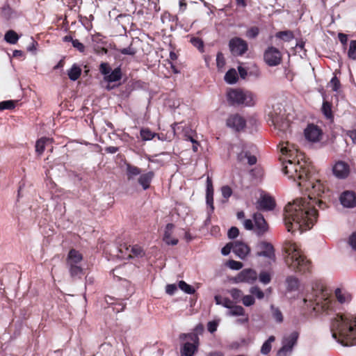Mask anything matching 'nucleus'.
I'll return each instance as SVG.
<instances>
[{
  "label": "nucleus",
  "mask_w": 356,
  "mask_h": 356,
  "mask_svg": "<svg viewBox=\"0 0 356 356\" xmlns=\"http://www.w3.org/2000/svg\"><path fill=\"white\" fill-rule=\"evenodd\" d=\"M122 78V72L120 67H117L104 76V80L108 83L120 81Z\"/></svg>",
  "instance_id": "nucleus-25"
},
{
  "label": "nucleus",
  "mask_w": 356,
  "mask_h": 356,
  "mask_svg": "<svg viewBox=\"0 0 356 356\" xmlns=\"http://www.w3.org/2000/svg\"><path fill=\"white\" fill-rule=\"evenodd\" d=\"M13 13V10L9 5H5L1 8V15L6 19H8L11 17Z\"/></svg>",
  "instance_id": "nucleus-46"
},
{
  "label": "nucleus",
  "mask_w": 356,
  "mask_h": 356,
  "mask_svg": "<svg viewBox=\"0 0 356 356\" xmlns=\"http://www.w3.org/2000/svg\"><path fill=\"white\" fill-rule=\"evenodd\" d=\"M233 245V252L241 259H244L250 252V247L243 241H236Z\"/></svg>",
  "instance_id": "nucleus-16"
},
{
  "label": "nucleus",
  "mask_w": 356,
  "mask_h": 356,
  "mask_svg": "<svg viewBox=\"0 0 356 356\" xmlns=\"http://www.w3.org/2000/svg\"><path fill=\"white\" fill-rule=\"evenodd\" d=\"M177 290V286L175 284H168L165 287V292L169 295H173Z\"/></svg>",
  "instance_id": "nucleus-60"
},
{
  "label": "nucleus",
  "mask_w": 356,
  "mask_h": 356,
  "mask_svg": "<svg viewBox=\"0 0 356 356\" xmlns=\"http://www.w3.org/2000/svg\"><path fill=\"white\" fill-rule=\"evenodd\" d=\"M17 34L13 30L8 31L4 36V40L9 44H14L18 41Z\"/></svg>",
  "instance_id": "nucleus-35"
},
{
  "label": "nucleus",
  "mask_w": 356,
  "mask_h": 356,
  "mask_svg": "<svg viewBox=\"0 0 356 356\" xmlns=\"http://www.w3.org/2000/svg\"><path fill=\"white\" fill-rule=\"evenodd\" d=\"M229 47L232 54L234 56H242L248 51V48L247 42L238 37L230 40Z\"/></svg>",
  "instance_id": "nucleus-9"
},
{
  "label": "nucleus",
  "mask_w": 356,
  "mask_h": 356,
  "mask_svg": "<svg viewBox=\"0 0 356 356\" xmlns=\"http://www.w3.org/2000/svg\"><path fill=\"white\" fill-rule=\"evenodd\" d=\"M330 329L332 337L341 345H356V314H337L331 321Z\"/></svg>",
  "instance_id": "nucleus-2"
},
{
  "label": "nucleus",
  "mask_w": 356,
  "mask_h": 356,
  "mask_svg": "<svg viewBox=\"0 0 356 356\" xmlns=\"http://www.w3.org/2000/svg\"><path fill=\"white\" fill-rule=\"evenodd\" d=\"M258 277L260 282H261L264 284H267L270 283L271 281V275L270 274V273L265 270L261 271L258 275Z\"/></svg>",
  "instance_id": "nucleus-43"
},
{
  "label": "nucleus",
  "mask_w": 356,
  "mask_h": 356,
  "mask_svg": "<svg viewBox=\"0 0 356 356\" xmlns=\"http://www.w3.org/2000/svg\"><path fill=\"white\" fill-rule=\"evenodd\" d=\"M215 302L216 305H222L224 307H226L229 309L232 307L234 302L229 299L228 298L222 297L220 295H216L214 297Z\"/></svg>",
  "instance_id": "nucleus-28"
},
{
  "label": "nucleus",
  "mask_w": 356,
  "mask_h": 356,
  "mask_svg": "<svg viewBox=\"0 0 356 356\" xmlns=\"http://www.w3.org/2000/svg\"><path fill=\"white\" fill-rule=\"evenodd\" d=\"M227 100L232 105L254 106L257 102V95L250 90L239 88L231 89L227 94Z\"/></svg>",
  "instance_id": "nucleus-5"
},
{
  "label": "nucleus",
  "mask_w": 356,
  "mask_h": 356,
  "mask_svg": "<svg viewBox=\"0 0 356 356\" xmlns=\"http://www.w3.org/2000/svg\"><path fill=\"white\" fill-rule=\"evenodd\" d=\"M206 200H207V204L210 207L211 212H213L214 210L213 192H207L206 193Z\"/></svg>",
  "instance_id": "nucleus-48"
},
{
  "label": "nucleus",
  "mask_w": 356,
  "mask_h": 356,
  "mask_svg": "<svg viewBox=\"0 0 356 356\" xmlns=\"http://www.w3.org/2000/svg\"><path fill=\"white\" fill-rule=\"evenodd\" d=\"M124 247L126 250L129 252L128 255L129 257H142L145 255L143 249L139 245L126 246L124 245Z\"/></svg>",
  "instance_id": "nucleus-24"
},
{
  "label": "nucleus",
  "mask_w": 356,
  "mask_h": 356,
  "mask_svg": "<svg viewBox=\"0 0 356 356\" xmlns=\"http://www.w3.org/2000/svg\"><path fill=\"white\" fill-rule=\"evenodd\" d=\"M283 155L289 159L285 161L283 172L289 179L298 180V186L305 189L307 197L296 199L285 207L284 223L288 232H294L297 230L300 233L310 229L316 221L318 213L315 205L324 209L325 203L322 200H316L325 193V186L320 180L310 175L312 166L306 161L297 163L290 158L293 151L289 147L281 148Z\"/></svg>",
  "instance_id": "nucleus-1"
},
{
  "label": "nucleus",
  "mask_w": 356,
  "mask_h": 356,
  "mask_svg": "<svg viewBox=\"0 0 356 356\" xmlns=\"http://www.w3.org/2000/svg\"><path fill=\"white\" fill-rule=\"evenodd\" d=\"M284 250L286 254L284 261L290 269L302 273L309 271L310 262L304 256L297 243L288 240L284 244Z\"/></svg>",
  "instance_id": "nucleus-3"
},
{
  "label": "nucleus",
  "mask_w": 356,
  "mask_h": 356,
  "mask_svg": "<svg viewBox=\"0 0 356 356\" xmlns=\"http://www.w3.org/2000/svg\"><path fill=\"white\" fill-rule=\"evenodd\" d=\"M259 33V29L257 26L250 28L246 32V36L248 38H255Z\"/></svg>",
  "instance_id": "nucleus-47"
},
{
  "label": "nucleus",
  "mask_w": 356,
  "mask_h": 356,
  "mask_svg": "<svg viewBox=\"0 0 356 356\" xmlns=\"http://www.w3.org/2000/svg\"><path fill=\"white\" fill-rule=\"evenodd\" d=\"M348 56L350 59L356 60V40L350 42Z\"/></svg>",
  "instance_id": "nucleus-42"
},
{
  "label": "nucleus",
  "mask_w": 356,
  "mask_h": 356,
  "mask_svg": "<svg viewBox=\"0 0 356 356\" xmlns=\"http://www.w3.org/2000/svg\"><path fill=\"white\" fill-rule=\"evenodd\" d=\"M305 138L312 143H316L321 140L323 132L317 126L313 124H309L304 131Z\"/></svg>",
  "instance_id": "nucleus-12"
},
{
  "label": "nucleus",
  "mask_w": 356,
  "mask_h": 356,
  "mask_svg": "<svg viewBox=\"0 0 356 356\" xmlns=\"http://www.w3.org/2000/svg\"><path fill=\"white\" fill-rule=\"evenodd\" d=\"M242 303L245 307H250L255 303L254 297L250 293V295H245L243 296L241 300Z\"/></svg>",
  "instance_id": "nucleus-45"
},
{
  "label": "nucleus",
  "mask_w": 356,
  "mask_h": 356,
  "mask_svg": "<svg viewBox=\"0 0 356 356\" xmlns=\"http://www.w3.org/2000/svg\"><path fill=\"white\" fill-rule=\"evenodd\" d=\"M100 72L105 76H107L111 72V67L107 63H102L99 66Z\"/></svg>",
  "instance_id": "nucleus-54"
},
{
  "label": "nucleus",
  "mask_w": 356,
  "mask_h": 356,
  "mask_svg": "<svg viewBox=\"0 0 356 356\" xmlns=\"http://www.w3.org/2000/svg\"><path fill=\"white\" fill-rule=\"evenodd\" d=\"M270 118H272V123L275 126L277 127L279 122H280V117L277 115V114H274L273 113H271L270 114Z\"/></svg>",
  "instance_id": "nucleus-64"
},
{
  "label": "nucleus",
  "mask_w": 356,
  "mask_h": 356,
  "mask_svg": "<svg viewBox=\"0 0 356 356\" xmlns=\"http://www.w3.org/2000/svg\"><path fill=\"white\" fill-rule=\"evenodd\" d=\"M237 159L242 163H247L250 165H254L257 163V157L254 155H252L248 151L243 150L237 156Z\"/></svg>",
  "instance_id": "nucleus-20"
},
{
  "label": "nucleus",
  "mask_w": 356,
  "mask_h": 356,
  "mask_svg": "<svg viewBox=\"0 0 356 356\" xmlns=\"http://www.w3.org/2000/svg\"><path fill=\"white\" fill-rule=\"evenodd\" d=\"M216 64L218 69H222L225 65V60L223 54L218 52L216 56Z\"/></svg>",
  "instance_id": "nucleus-49"
},
{
  "label": "nucleus",
  "mask_w": 356,
  "mask_h": 356,
  "mask_svg": "<svg viewBox=\"0 0 356 356\" xmlns=\"http://www.w3.org/2000/svg\"><path fill=\"white\" fill-rule=\"evenodd\" d=\"M228 293L230 294L233 300L236 303L240 302L243 298V293L241 290L233 288L228 291Z\"/></svg>",
  "instance_id": "nucleus-36"
},
{
  "label": "nucleus",
  "mask_w": 356,
  "mask_h": 356,
  "mask_svg": "<svg viewBox=\"0 0 356 356\" xmlns=\"http://www.w3.org/2000/svg\"><path fill=\"white\" fill-rule=\"evenodd\" d=\"M249 291L254 297L257 298L259 300H261L264 298V293L257 286L250 287Z\"/></svg>",
  "instance_id": "nucleus-41"
},
{
  "label": "nucleus",
  "mask_w": 356,
  "mask_h": 356,
  "mask_svg": "<svg viewBox=\"0 0 356 356\" xmlns=\"http://www.w3.org/2000/svg\"><path fill=\"white\" fill-rule=\"evenodd\" d=\"M218 327V323L213 321H209L207 324V329L211 333H213L215 331H216Z\"/></svg>",
  "instance_id": "nucleus-61"
},
{
  "label": "nucleus",
  "mask_w": 356,
  "mask_h": 356,
  "mask_svg": "<svg viewBox=\"0 0 356 356\" xmlns=\"http://www.w3.org/2000/svg\"><path fill=\"white\" fill-rule=\"evenodd\" d=\"M140 135L143 140L147 141L155 138L156 134L152 132L149 128H142L140 131Z\"/></svg>",
  "instance_id": "nucleus-32"
},
{
  "label": "nucleus",
  "mask_w": 356,
  "mask_h": 356,
  "mask_svg": "<svg viewBox=\"0 0 356 356\" xmlns=\"http://www.w3.org/2000/svg\"><path fill=\"white\" fill-rule=\"evenodd\" d=\"M307 306L311 307L316 314H329L332 310L334 302L329 298L327 293L322 289H313L303 300Z\"/></svg>",
  "instance_id": "nucleus-4"
},
{
  "label": "nucleus",
  "mask_w": 356,
  "mask_h": 356,
  "mask_svg": "<svg viewBox=\"0 0 356 356\" xmlns=\"http://www.w3.org/2000/svg\"><path fill=\"white\" fill-rule=\"evenodd\" d=\"M154 177V173L152 171L142 173L138 178V183L143 190H147L150 187Z\"/></svg>",
  "instance_id": "nucleus-19"
},
{
  "label": "nucleus",
  "mask_w": 356,
  "mask_h": 356,
  "mask_svg": "<svg viewBox=\"0 0 356 356\" xmlns=\"http://www.w3.org/2000/svg\"><path fill=\"white\" fill-rule=\"evenodd\" d=\"M179 339L182 341L188 339L191 342H186L181 348V356H193L197 350L199 337L196 333L181 334Z\"/></svg>",
  "instance_id": "nucleus-6"
},
{
  "label": "nucleus",
  "mask_w": 356,
  "mask_h": 356,
  "mask_svg": "<svg viewBox=\"0 0 356 356\" xmlns=\"http://www.w3.org/2000/svg\"><path fill=\"white\" fill-rule=\"evenodd\" d=\"M275 207L274 199L269 195H264L258 200L257 208L260 210L271 211Z\"/></svg>",
  "instance_id": "nucleus-18"
},
{
  "label": "nucleus",
  "mask_w": 356,
  "mask_h": 356,
  "mask_svg": "<svg viewBox=\"0 0 356 356\" xmlns=\"http://www.w3.org/2000/svg\"><path fill=\"white\" fill-rule=\"evenodd\" d=\"M298 336V333L296 331L289 334H285L282 338V346L277 351V356H289L292 353L293 346L297 343Z\"/></svg>",
  "instance_id": "nucleus-7"
},
{
  "label": "nucleus",
  "mask_w": 356,
  "mask_h": 356,
  "mask_svg": "<svg viewBox=\"0 0 356 356\" xmlns=\"http://www.w3.org/2000/svg\"><path fill=\"white\" fill-rule=\"evenodd\" d=\"M243 226L247 230H252L254 229V224L252 220L246 219L243 221Z\"/></svg>",
  "instance_id": "nucleus-63"
},
{
  "label": "nucleus",
  "mask_w": 356,
  "mask_h": 356,
  "mask_svg": "<svg viewBox=\"0 0 356 356\" xmlns=\"http://www.w3.org/2000/svg\"><path fill=\"white\" fill-rule=\"evenodd\" d=\"M227 125L236 131H240L245 127L246 122L240 115L234 114L227 118Z\"/></svg>",
  "instance_id": "nucleus-13"
},
{
  "label": "nucleus",
  "mask_w": 356,
  "mask_h": 356,
  "mask_svg": "<svg viewBox=\"0 0 356 356\" xmlns=\"http://www.w3.org/2000/svg\"><path fill=\"white\" fill-rule=\"evenodd\" d=\"M81 74V68L77 66L76 64H74L70 70L67 72V75L70 80L76 81L77 80Z\"/></svg>",
  "instance_id": "nucleus-31"
},
{
  "label": "nucleus",
  "mask_w": 356,
  "mask_h": 356,
  "mask_svg": "<svg viewBox=\"0 0 356 356\" xmlns=\"http://www.w3.org/2000/svg\"><path fill=\"white\" fill-rule=\"evenodd\" d=\"M264 60L269 66L278 65L282 61V54L275 47H270L264 52Z\"/></svg>",
  "instance_id": "nucleus-10"
},
{
  "label": "nucleus",
  "mask_w": 356,
  "mask_h": 356,
  "mask_svg": "<svg viewBox=\"0 0 356 356\" xmlns=\"http://www.w3.org/2000/svg\"><path fill=\"white\" fill-rule=\"evenodd\" d=\"M257 257H263L275 261V249L273 245L266 241H261L257 245Z\"/></svg>",
  "instance_id": "nucleus-8"
},
{
  "label": "nucleus",
  "mask_w": 356,
  "mask_h": 356,
  "mask_svg": "<svg viewBox=\"0 0 356 356\" xmlns=\"http://www.w3.org/2000/svg\"><path fill=\"white\" fill-rule=\"evenodd\" d=\"M239 230L236 227H232L227 233L228 237L229 238H235L238 236Z\"/></svg>",
  "instance_id": "nucleus-58"
},
{
  "label": "nucleus",
  "mask_w": 356,
  "mask_h": 356,
  "mask_svg": "<svg viewBox=\"0 0 356 356\" xmlns=\"http://www.w3.org/2000/svg\"><path fill=\"white\" fill-rule=\"evenodd\" d=\"M15 107V102L12 100L0 102V111L4 109H12Z\"/></svg>",
  "instance_id": "nucleus-50"
},
{
  "label": "nucleus",
  "mask_w": 356,
  "mask_h": 356,
  "mask_svg": "<svg viewBox=\"0 0 356 356\" xmlns=\"http://www.w3.org/2000/svg\"><path fill=\"white\" fill-rule=\"evenodd\" d=\"M275 340L274 336H270L268 339L261 346L260 352L262 355H268L272 348V343Z\"/></svg>",
  "instance_id": "nucleus-30"
},
{
  "label": "nucleus",
  "mask_w": 356,
  "mask_h": 356,
  "mask_svg": "<svg viewBox=\"0 0 356 356\" xmlns=\"http://www.w3.org/2000/svg\"><path fill=\"white\" fill-rule=\"evenodd\" d=\"M237 80L238 75L236 71L234 69L228 70L225 75V81L229 84L235 83Z\"/></svg>",
  "instance_id": "nucleus-33"
},
{
  "label": "nucleus",
  "mask_w": 356,
  "mask_h": 356,
  "mask_svg": "<svg viewBox=\"0 0 356 356\" xmlns=\"http://www.w3.org/2000/svg\"><path fill=\"white\" fill-rule=\"evenodd\" d=\"M179 288L187 294H193L195 291L191 285L188 284L184 281H180L179 282Z\"/></svg>",
  "instance_id": "nucleus-44"
},
{
  "label": "nucleus",
  "mask_w": 356,
  "mask_h": 356,
  "mask_svg": "<svg viewBox=\"0 0 356 356\" xmlns=\"http://www.w3.org/2000/svg\"><path fill=\"white\" fill-rule=\"evenodd\" d=\"M52 139L49 138H41L40 139L38 140L35 144V151L39 154L41 155L44 149L45 145L48 143H51Z\"/></svg>",
  "instance_id": "nucleus-26"
},
{
  "label": "nucleus",
  "mask_w": 356,
  "mask_h": 356,
  "mask_svg": "<svg viewBox=\"0 0 356 356\" xmlns=\"http://www.w3.org/2000/svg\"><path fill=\"white\" fill-rule=\"evenodd\" d=\"M335 296L339 302L341 304L348 302L351 300V296L348 293L343 291L341 289L335 290Z\"/></svg>",
  "instance_id": "nucleus-27"
},
{
  "label": "nucleus",
  "mask_w": 356,
  "mask_h": 356,
  "mask_svg": "<svg viewBox=\"0 0 356 356\" xmlns=\"http://www.w3.org/2000/svg\"><path fill=\"white\" fill-rule=\"evenodd\" d=\"M253 219L254 222V232L259 236L263 235L265 234L268 229V224L265 220L263 215L259 213H255L253 215Z\"/></svg>",
  "instance_id": "nucleus-14"
},
{
  "label": "nucleus",
  "mask_w": 356,
  "mask_h": 356,
  "mask_svg": "<svg viewBox=\"0 0 356 356\" xmlns=\"http://www.w3.org/2000/svg\"><path fill=\"white\" fill-rule=\"evenodd\" d=\"M72 46L81 53L85 51V46L83 45V44L80 42L76 39L72 41Z\"/></svg>",
  "instance_id": "nucleus-59"
},
{
  "label": "nucleus",
  "mask_w": 356,
  "mask_h": 356,
  "mask_svg": "<svg viewBox=\"0 0 356 356\" xmlns=\"http://www.w3.org/2000/svg\"><path fill=\"white\" fill-rule=\"evenodd\" d=\"M120 51L122 54L131 56H134L136 53V49L134 48L131 45L129 46L128 47L120 49Z\"/></svg>",
  "instance_id": "nucleus-53"
},
{
  "label": "nucleus",
  "mask_w": 356,
  "mask_h": 356,
  "mask_svg": "<svg viewBox=\"0 0 356 356\" xmlns=\"http://www.w3.org/2000/svg\"><path fill=\"white\" fill-rule=\"evenodd\" d=\"M258 278L256 270L252 268H245L241 270L237 276L234 277V282H245L248 284L254 283Z\"/></svg>",
  "instance_id": "nucleus-11"
},
{
  "label": "nucleus",
  "mask_w": 356,
  "mask_h": 356,
  "mask_svg": "<svg viewBox=\"0 0 356 356\" xmlns=\"http://www.w3.org/2000/svg\"><path fill=\"white\" fill-rule=\"evenodd\" d=\"M227 315L232 316H245V309L241 306L234 305V303L232 307L227 312Z\"/></svg>",
  "instance_id": "nucleus-29"
},
{
  "label": "nucleus",
  "mask_w": 356,
  "mask_h": 356,
  "mask_svg": "<svg viewBox=\"0 0 356 356\" xmlns=\"http://www.w3.org/2000/svg\"><path fill=\"white\" fill-rule=\"evenodd\" d=\"M82 255L77 250L72 249L69 252L67 264V265H80L82 261Z\"/></svg>",
  "instance_id": "nucleus-21"
},
{
  "label": "nucleus",
  "mask_w": 356,
  "mask_h": 356,
  "mask_svg": "<svg viewBox=\"0 0 356 356\" xmlns=\"http://www.w3.org/2000/svg\"><path fill=\"white\" fill-rule=\"evenodd\" d=\"M227 266L233 270H239L243 267V264L240 261H234V260H229Z\"/></svg>",
  "instance_id": "nucleus-51"
},
{
  "label": "nucleus",
  "mask_w": 356,
  "mask_h": 356,
  "mask_svg": "<svg viewBox=\"0 0 356 356\" xmlns=\"http://www.w3.org/2000/svg\"><path fill=\"white\" fill-rule=\"evenodd\" d=\"M287 289L290 291L296 290L298 288V280L293 276H290L286 279Z\"/></svg>",
  "instance_id": "nucleus-38"
},
{
  "label": "nucleus",
  "mask_w": 356,
  "mask_h": 356,
  "mask_svg": "<svg viewBox=\"0 0 356 356\" xmlns=\"http://www.w3.org/2000/svg\"><path fill=\"white\" fill-rule=\"evenodd\" d=\"M340 202L344 207L353 208L356 206V195L353 191H344L340 196Z\"/></svg>",
  "instance_id": "nucleus-17"
},
{
  "label": "nucleus",
  "mask_w": 356,
  "mask_h": 356,
  "mask_svg": "<svg viewBox=\"0 0 356 356\" xmlns=\"http://www.w3.org/2000/svg\"><path fill=\"white\" fill-rule=\"evenodd\" d=\"M70 269V275L72 277L79 276L83 273V268L81 265H67Z\"/></svg>",
  "instance_id": "nucleus-40"
},
{
  "label": "nucleus",
  "mask_w": 356,
  "mask_h": 356,
  "mask_svg": "<svg viewBox=\"0 0 356 356\" xmlns=\"http://www.w3.org/2000/svg\"><path fill=\"white\" fill-rule=\"evenodd\" d=\"M333 174L339 179L346 178L350 173V167L344 161L337 162L332 168Z\"/></svg>",
  "instance_id": "nucleus-15"
},
{
  "label": "nucleus",
  "mask_w": 356,
  "mask_h": 356,
  "mask_svg": "<svg viewBox=\"0 0 356 356\" xmlns=\"http://www.w3.org/2000/svg\"><path fill=\"white\" fill-rule=\"evenodd\" d=\"M234 250V245L233 242L227 243L225 247H223L221 250L222 254L226 256L228 255L231 250L233 251Z\"/></svg>",
  "instance_id": "nucleus-57"
},
{
  "label": "nucleus",
  "mask_w": 356,
  "mask_h": 356,
  "mask_svg": "<svg viewBox=\"0 0 356 356\" xmlns=\"http://www.w3.org/2000/svg\"><path fill=\"white\" fill-rule=\"evenodd\" d=\"M330 86L333 91H338L340 88V81L337 76L332 78L330 81Z\"/></svg>",
  "instance_id": "nucleus-55"
},
{
  "label": "nucleus",
  "mask_w": 356,
  "mask_h": 356,
  "mask_svg": "<svg viewBox=\"0 0 356 356\" xmlns=\"http://www.w3.org/2000/svg\"><path fill=\"white\" fill-rule=\"evenodd\" d=\"M322 113L327 119H332L333 114L332 111V104L324 101L321 108Z\"/></svg>",
  "instance_id": "nucleus-34"
},
{
  "label": "nucleus",
  "mask_w": 356,
  "mask_h": 356,
  "mask_svg": "<svg viewBox=\"0 0 356 356\" xmlns=\"http://www.w3.org/2000/svg\"><path fill=\"white\" fill-rule=\"evenodd\" d=\"M270 309H271L272 316H273V318H274V320L277 323H282L284 318H283V315H282L281 311L278 308L275 307L274 306H271Z\"/></svg>",
  "instance_id": "nucleus-39"
},
{
  "label": "nucleus",
  "mask_w": 356,
  "mask_h": 356,
  "mask_svg": "<svg viewBox=\"0 0 356 356\" xmlns=\"http://www.w3.org/2000/svg\"><path fill=\"white\" fill-rule=\"evenodd\" d=\"M141 171V169L138 167L130 163H126V175L128 181H132L136 176H140L142 174Z\"/></svg>",
  "instance_id": "nucleus-22"
},
{
  "label": "nucleus",
  "mask_w": 356,
  "mask_h": 356,
  "mask_svg": "<svg viewBox=\"0 0 356 356\" xmlns=\"http://www.w3.org/2000/svg\"><path fill=\"white\" fill-rule=\"evenodd\" d=\"M275 36L286 42L291 41L294 38L293 33L291 31H279L275 34Z\"/></svg>",
  "instance_id": "nucleus-37"
},
{
  "label": "nucleus",
  "mask_w": 356,
  "mask_h": 356,
  "mask_svg": "<svg viewBox=\"0 0 356 356\" xmlns=\"http://www.w3.org/2000/svg\"><path fill=\"white\" fill-rule=\"evenodd\" d=\"M174 225L172 223L167 224L165 232L163 235V241L168 245H177L178 243V240L176 238H171V236L172 234V230L174 229Z\"/></svg>",
  "instance_id": "nucleus-23"
},
{
  "label": "nucleus",
  "mask_w": 356,
  "mask_h": 356,
  "mask_svg": "<svg viewBox=\"0 0 356 356\" xmlns=\"http://www.w3.org/2000/svg\"><path fill=\"white\" fill-rule=\"evenodd\" d=\"M191 43L197 47L200 51H203L204 43L202 40L198 38H193L191 40Z\"/></svg>",
  "instance_id": "nucleus-52"
},
{
  "label": "nucleus",
  "mask_w": 356,
  "mask_h": 356,
  "mask_svg": "<svg viewBox=\"0 0 356 356\" xmlns=\"http://www.w3.org/2000/svg\"><path fill=\"white\" fill-rule=\"evenodd\" d=\"M349 244L351 248L356 250V232H353L349 238Z\"/></svg>",
  "instance_id": "nucleus-62"
},
{
  "label": "nucleus",
  "mask_w": 356,
  "mask_h": 356,
  "mask_svg": "<svg viewBox=\"0 0 356 356\" xmlns=\"http://www.w3.org/2000/svg\"><path fill=\"white\" fill-rule=\"evenodd\" d=\"M221 193L223 197L228 199L232 194V190L229 186H224L221 188Z\"/></svg>",
  "instance_id": "nucleus-56"
}]
</instances>
